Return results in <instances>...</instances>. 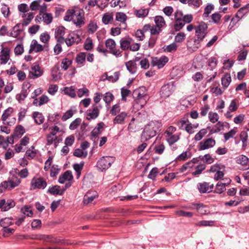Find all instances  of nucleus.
<instances>
[{"label":"nucleus","mask_w":249,"mask_h":249,"mask_svg":"<svg viewBox=\"0 0 249 249\" xmlns=\"http://www.w3.org/2000/svg\"><path fill=\"white\" fill-rule=\"evenodd\" d=\"M65 28L63 26L57 27L55 31V37L63 36L65 34Z\"/></svg>","instance_id":"49530a36"},{"label":"nucleus","mask_w":249,"mask_h":249,"mask_svg":"<svg viewBox=\"0 0 249 249\" xmlns=\"http://www.w3.org/2000/svg\"><path fill=\"white\" fill-rule=\"evenodd\" d=\"M32 239H36V238H32ZM40 240H43L46 242H50L53 243L62 244V242L60 239L53 238L49 235H40L38 238Z\"/></svg>","instance_id":"412c9836"},{"label":"nucleus","mask_w":249,"mask_h":249,"mask_svg":"<svg viewBox=\"0 0 249 249\" xmlns=\"http://www.w3.org/2000/svg\"><path fill=\"white\" fill-rule=\"evenodd\" d=\"M104 124L103 122L99 123L91 131V135L93 137H97L101 133V129L103 127Z\"/></svg>","instance_id":"c756f323"},{"label":"nucleus","mask_w":249,"mask_h":249,"mask_svg":"<svg viewBox=\"0 0 249 249\" xmlns=\"http://www.w3.org/2000/svg\"><path fill=\"white\" fill-rule=\"evenodd\" d=\"M226 190V187L222 183V182H218L215 187V192L217 194H221Z\"/></svg>","instance_id":"3c124183"},{"label":"nucleus","mask_w":249,"mask_h":249,"mask_svg":"<svg viewBox=\"0 0 249 249\" xmlns=\"http://www.w3.org/2000/svg\"><path fill=\"white\" fill-rule=\"evenodd\" d=\"M0 53V63L1 65L5 64L10 59V50L7 47H2Z\"/></svg>","instance_id":"2eb2a0df"},{"label":"nucleus","mask_w":249,"mask_h":249,"mask_svg":"<svg viewBox=\"0 0 249 249\" xmlns=\"http://www.w3.org/2000/svg\"><path fill=\"white\" fill-rule=\"evenodd\" d=\"M168 61V58L165 56H162L160 58L154 57L152 58L151 65L152 66H158L159 68L163 67Z\"/></svg>","instance_id":"4468645a"},{"label":"nucleus","mask_w":249,"mask_h":249,"mask_svg":"<svg viewBox=\"0 0 249 249\" xmlns=\"http://www.w3.org/2000/svg\"><path fill=\"white\" fill-rule=\"evenodd\" d=\"M194 206L198 213L201 214H207L209 213L208 207L203 203H193Z\"/></svg>","instance_id":"a211bd4d"},{"label":"nucleus","mask_w":249,"mask_h":249,"mask_svg":"<svg viewBox=\"0 0 249 249\" xmlns=\"http://www.w3.org/2000/svg\"><path fill=\"white\" fill-rule=\"evenodd\" d=\"M38 18L39 19H42V21L46 24H49L52 22L53 17L51 13H42L41 15L40 14L37 15L35 21L38 20Z\"/></svg>","instance_id":"f3484780"},{"label":"nucleus","mask_w":249,"mask_h":249,"mask_svg":"<svg viewBox=\"0 0 249 249\" xmlns=\"http://www.w3.org/2000/svg\"><path fill=\"white\" fill-rule=\"evenodd\" d=\"M92 107L91 111L87 113V119L88 120L96 119L99 116V110L102 107L100 105H93Z\"/></svg>","instance_id":"dca6fc26"},{"label":"nucleus","mask_w":249,"mask_h":249,"mask_svg":"<svg viewBox=\"0 0 249 249\" xmlns=\"http://www.w3.org/2000/svg\"><path fill=\"white\" fill-rule=\"evenodd\" d=\"M72 179L73 175L72 172L70 170H67L59 177L58 182L63 184L66 180L71 181Z\"/></svg>","instance_id":"6ab92c4d"},{"label":"nucleus","mask_w":249,"mask_h":249,"mask_svg":"<svg viewBox=\"0 0 249 249\" xmlns=\"http://www.w3.org/2000/svg\"><path fill=\"white\" fill-rule=\"evenodd\" d=\"M84 48L86 50H91L93 48L92 41L90 38L86 39L84 43Z\"/></svg>","instance_id":"69168bd1"},{"label":"nucleus","mask_w":249,"mask_h":249,"mask_svg":"<svg viewBox=\"0 0 249 249\" xmlns=\"http://www.w3.org/2000/svg\"><path fill=\"white\" fill-rule=\"evenodd\" d=\"M71 64V61L68 58H65L61 62V68L64 70H67Z\"/></svg>","instance_id":"6e6d98bb"},{"label":"nucleus","mask_w":249,"mask_h":249,"mask_svg":"<svg viewBox=\"0 0 249 249\" xmlns=\"http://www.w3.org/2000/svg\"><path fill=\"white\" fill-rule=\"evenodd\" d=\"M15 203L14 201L12 200H8L7 202L5 201L4 206L3 208V211H7L9 210L11 208H13L15 206Z\"/></svg>","instance_id":"bf43d9fd"},{"label":"nucleus","mask_w":249,"mask_h":249,"mask_svg":"<svg viewBox=\"0 0 249 249\" xmlns=\"http://www.w3.org/2000/svg\"><path fill=\"white\" fill-rule=\"evenodd\" d=\"M20 24L18 23L13 28V31L10 33V36L14 37H17L21 32L19 29Z\"/></svg>","instance_id":"2f4dec72"},{"label":"nucleus","mask_w":249,"mask_h":249,"mask_svg":"<svg viewBox=\"0 0 249 249\" xmlns=\"http://www.w3.org/2000/svg\"><path fill=\"white\" fill-rule=\"evenodd\" d=\"M184 24L185 23L182 19L175 20V24L174 25V29L176 31H179L183 28Z\"/></svg>","instance_id":"603ef678"},{"label":"nucleus","mask_w":249,"mask_h":249,"mask_svg":"<svg viewBox=\"0 0 249 249\" xmlns=\"http://www.w3.org/2000/svg\"><path fill=\"white\" fill-rule=\"evenodd\" d=\"M188 114H187L184 117L181 118L180 120H179L177 123V124L178 126V127L180 129H184V125L185 124L186 125L187 124L189 123V120L188 119Z\"/></svg>","instance_id":"7c9ffc66"},{"label":"nucleus","mask_w":249,"mask_h":249,"mask_svg":"<svg viewBox=\"0 0 249 249\" xmlns=\"http://www.w3.org/2000/svg\"><path fill=\"white\" fill-rule=\"evenodd\" d=\"M13 109L12 107H9L6 109L2 115V121L4 122L7 120L8 117L10 115V114L13 112Z\"/></svg>","instance_id":"09e8293b"},{"label":"nucleus","mask_w":249,"mask_h":249,"mask_svg":"<svg viewBox=\"0 0 249 249\" xmlns=\"http://www.w3.org/2000/svg\"><path fill=\"white\" fill-rule=\"evenodd\" d=\"M213 188V184H210V183L204 182L197 184V189L201 194L209 193L212 191Z\"/></svg>","instance_id":"ddd939ff"},{"label":"nucleus","mask_w":249,"mask_h":249,"mask_svg":"<svg viewBox=\"0 0 249 249\" xmlns=\"http://www.w3.org/2000/svg\"><path fill=\"white\" fill-rule=\"evenodd\" d=\"M156 26L161 28L165 25V21L162 16H157L155 17L154 19Z\"/></svg>","instance_id":"c85d7f7f"},{"label":"nucleus","mask_w":249,"mask_h":249,"mask_svg":"<svg viewBox=\"0 0 249 249\" xmlns=\"http://www.w3.org/2000/svg\"><path fill=\"white\" fill-rule=\"evenodd\" d=\"M31 184L33 189H44L47 185L46 181L41 178H33Z\"/></svg>","instance_id":"9d476101"},{"label":"nucleus","mask_w":249,"mask_h":249,"mask_svg":"<svg viewBox=\"0 0 249 249\" xmlns=\"http://www.w3.org/2000/svg\"><path fill=\"white\" fill-rule=\"evenodd\" d=\"M236 162L237 163L241 164L243 166H248L246 167V169L249 168V165L248 164L249 158L245 155H241L237 157L236 158Z\"/></svg>","instance_id":"aec40b11"},{"label":"nucleus","mask_w":249,"mask_h":249,"mask_svg":"<svg viewBox=\"0 0 249 249\" xmlns=\"http://www.w3.org/2000/svg\"><path fill=\"white\" fill-rule=\"evenodd\" d=\"M106 47L110 51L109 52L112 53L113 55L119 57L121 56V52L119 49H116L115 48L116 43L115 41L112 39H107L105 42Z\"/></svg>","instance_id":"6e6552de"},{"label":"nucleus","mask_w":249,"mask_h":249,"mask_svg":"<svg viewBox=\"0 0 249 249\" xmlns=\"http://www.w3.org/2000/svg\"><path fill=\"white\" fill-rule=\"evenodd\" d=\"M25 154L28 159H33L36 156V152L35 150V147L34 146H32L31 148H30L26 151Z\"/></svg>","instance_id":"37998d69"},{"label":"nucleus","mask_w":249,"mask_h":249,"mask_svg":"<svg viewBox=\"0 0 249 249\" xmlns=\"http://www.w3.org/2000/svg\"><path fill=\"white\" fill-rule=\"evenodd\" d=\"M75 138L74 136L71 135L67 137L65 140V144L68 146H71L74 142Z\"/></svg>","instance_id":"338daca9"},{"label":"nucleus","mask_w":249,"mask_h":249,"mask_svg":"<svg viewBox=\"0 0 249 249\" xmlns=\"http://www.w3.org/2000/svg\"><path fill=\"white\" fill-rule=\"evenodd\" d=\"M127 70L131 74L135 73L137 71V66L135 62L130 60L125 63Z\"/></svg>","instance_id":"4be33fe9"},{"label":"nucleus","mask_w":249,"mask_h":249,"mask_svg":"<svg viewBox=\"0 0 249 249\" xmlns=\"http://www.w3.org/2000/svg\"><path fill=\"white\" fill-rule=\"evenodd\" d=\"M43 73V71L38 65H33L29 71V77L31 79H36L41 76Z\"/></svg>","instance_id":"f8f14e48"},{"label":"nucleus","mask_w":249,"mask_h":249,"mask_svg":"<svg viewBox=\"0 0 249 249\" xmlns=\"http://www.w3.org/2000/svg\"><path fill=\"white\" fill-rule=\"evenodd\" d=\"M199 158L201 159V160L208 164L212 163L214 161L213 158L211 155L209 154L205 155L203 157H202V158L199 157Z\"/></svg>","instance_id":"5fc2aeb1"},{"label":"nucleus","mask_w":249,"mask_h":249,"mask_svg":"<svg viewBox=\"0 0 249 249\" xmlns=\"http://www.w3.org/2000/svg\"><path fill=\"white\" fill-rule=\"evenodd\" d=\"M97 24L93 21H90L88 26V31L89 33L93 34L97 30Z\"/></svg>","instance_id":"4c0bfd02"},{"label":"nucleus","mask_w":249,"mask_h":249,"mask_svg":"<svg viewBox=\"0 0 249 249\" xmlns=\"http://www.w3.org/2000/svg\"><path fill=\"white\" fill-rule=\"evenodd\" d=\"M126 116L127 114L125 112H122L115 117L113 119V123L118 124H123Z\"/></svg>","instance_id":"b1692460"},{"label":"nucleus","mask_w":249,"mask_h":249,"mask_svg":"<svg viewBox=\"0 0 249 249\" xmlns=\"http://www.w3.org/2000/svg\"><path fill=\"white\" fill-rule=\"evenodd\" d=\"M113 15L109 14H105L102 18V21L105 24H107L113 20Z\"/></svg>","instance_id":"4d7b16f0"},{"label":"nucleus","mask_w":249,"mask_h":249,"mask_svg":"<svg viewBox=\"0 0 249 249\" xmlns=\"http://www.w3.org/2000/svg\"><path fill=\"white\" fill-rule=\"evenodd\" d=\"M43 50H45L46 51H48V46L47 45L42 46V45L39 44L37 40L36 39H33L30 45V48L29 51V53H31L34 51L36 53H38L43 51Z\"/></svg>","instance_id":"1a4fd4ad"},{"label":"nucleus","mask_w":249,"mask_h":249,"mask_svg":"<svg viewBox=\"0 0 249 249\" xmlns=\"http://www.w3.org/2000/svg\"><path fill=\"white\" fill-rule=\"evenodd\" d=\"M114 98L113 95L110 92H107L104 97V101L107 104H109Z\"/></svg>","instance_id":"774afa93"},{"label":"nucleus","mask_w":249,"mask_h":249,"mask_svg":"<svg viewBox=\"0 0 249 249\" xmlns=\"http://www.w3.org/2000/svg\"><path fill=\"white\" fill-rule=\"evenodd\" d=\"M179 139L178 135H168L167 141L170 145H172L177 142Z\"/></svg>","instance_id":"ea45409f"},{"label":"nucleus","mask_w":249,"mask_h":249,"mask_svg":"<svg viewBox=\"0 0 249 249\" xmlns=\"http://www.w3.org/2000/svg\"><path fill=\"white\" fill-rule=\"evenodd\" d=\"M214 223V221L202 220V221H200L198 222L197 223H196V226H199V227H201V226H205V227L210 226V227H211V226H213Z\"/></svg>","instance_id":"79ce46f5"},{"label":"nucleus","mask_w":249,"mask_h":249,"mask_svg":"<svg viewBox=\"0 0 249 249\" xmlns=\"http://www.w3.org/2000/svg\"><path fill=\"white\" fill-rule=\"evenodd\" d=\"M237 132L236 129L235 128L231 129L229 132L224 133V139L225 141H227L230 138H232L236 134Z\"/></svg>","instance_id":"c03bdc74"},{"label":"nucleus","mask_w":249,"mask_h":249,"mask_svg":"<svg viewBox=\"0 0 249 249\" xmlns=\"http://www.w3.org/2000/svg\"><path fill=\"white\" fill-rule=\"evenodd\" d=\"M215 144V141L212 138H209L204 140L200 142L198 144L199 150H204L212 148Z\"/></svg>","instance_id":"9b49d317"},{"label":"nucleus","mask_w":249,"mask_h":249,"mask_svg":"<svg viewBox=\"0 0 249 249\" xmlns=\"http://www.w3.org/2000/svg\"><path fill=\"white\" fill-rule=\"evenodd\" d=\"M192 156L191 153L190 151H185L180 154L177 160L179 161H184L190 158Z\"/></svg>","instance_id":"473e14b6"},{"label":"nucleus","mask_w":249,"mask_h":249,"mask_svg":"<svg viewBox=\"0 0 249 249\" xmlns=\"http://www.w3.org/2000/svg\"><path fill=\"white\" fill-rule=\"evenodd\" d=\"M12 224V219L8 217H5L0 220V225L4 229L8 228Z\"/></svg>","instance_id":"f704fd0d"},{"label":"nucleus","mask_w":249,"mask_h":249,"mask_svg":"<svg viewBox=\"0 0 249 249\" xmlns=\"http://www.w3.org/2000/svg\"><path fill=\"white\" fill-rule=\"evenodd\" d=\"M73 155L78 158H84L87 156L88 153L87 151H83L82 149L77 148L74 150Z\"/></svg>","instance_id":"72a5a7b5"},{"label":"nucleus","mask_w":249,"mask_h":249,"mask_svg":"<svg viewBox=\"0 0 249 249\" xmlns=\"http://www.w3.org/2000/svg\"><path fill=\"white\" fill-rule=\"evenodd\" d=\"M97 196V193H95L94 195L92 196H89V193H88L84 196L83 199V202L84 204L87 205L89 203H91Z\"/></svg>","instance_id":"c9c22d12"},{"label":"nucleus","mask_w":249,"mask_h":249,"mask_svg":"<svg viewBox=\"0 0 249 249\" xmlns=\"http://www.w3.org/2000/svg\"><path fill=\"white\" fill-rule=\"evenodd\" d=\"M231 77L230 74H225L221 79L222 85L225 88H227L231 82Z\"/></svg>","instance_id":"cd10ccee"},{"label":"nucleus","mask_w":249,"mask_h":249,"mask_svg":"<svg viewBox=\"0 0 249 249\" xmlns=\"http://www.w3.org/2000/svg\"><path fill=\"white\" fill-rule=\"evenodd\" d=\"M175 89V86L173 82H170L162 86L160 90V95L162 98L165 99L172 94Z\"/></svg>","instance_id":"39448f33"},{"label":"nucleus","mask_w":249,"mask_h":249,"mask_svg":"<svg viewBox=\"0 0 249 249\" xmlns=\"http://www.w3.org/2000/svg\"><path fill=\"white\" fill-rule=\"evenodd\" d=\"M201 0H188L187 3L189 6L195 8H198L202 4Z\"/></svg>","instance_id":"e433bc0d"},{"label":"nucleus","mask_w":249,"mask_h":249,"mask_svg":"<svg viewBox=\"0 0 249 249\" xmlns=\"http://www.w3.org/2000/svg\"><path fill=\"white\" fill-rule=\"evenodd\" d=\"M127 18L126 15L123 13L119 12L116 14V20L121 22H124Z\"/></svg>","instance_id":"8fccbe9b"},{"label":"nucleus","mask_w":249,"mask_h":249,"mask_svg":"<svg viewBox=\"0 0 249 249\" xmlns=\"http://www.w3.org/2000/svg\"><path fill=\"white\" fill-rule=\"evenodd\" d=\"M42 0H36L33 1L30 4V8L33 11H36L39 9L40 2Z\"/></svg>","instance_id":"13d9d810"},{"label":"nucleus","mask_w":249,"mask_h":249,"mask_svg":"<svg viewBox=\"0 0 249 249\" xmlns=\"http://www.w3.org/2000/svg\"><path fill=\"white\" fill-rule=\"evenodd\" d=\"M64 20L72 21L77 27L80 28L85 24V12L82 9L74 6L66 11Z\"/></svg>","instance_id":"f257e3e1"},{"label":"nucleus","mask_w":249,"mask_h":249,"mask_svg":"<svg viewBox=\"0 0 249 249\" xmlns=\"http://www.w3.org/2000/svg\"><path fill=\"white\" fill-rule=\"evenodd\" d=\"M209 118L212 123H215L218 120L219 116L216 113L210 112L209 113Z\"/></svg>","instance_id":"0e129e2a"},{"label":"nucleus","mask_w":249,"mask_h":249,"mask_svg":"<svg viewBox=\"0 0 249 249\" xmlns=\"http://www.w3.org/2000/svg\"><path fill=\"white\" fill-rule=\"evenodd\" d=\"M120 76V72L118 71L115 72L113 75L107 76V79L111 82H115L117 81Z\"/></svg>","instance_id":"e2e57ef3"},{"label":"nucleus","mask_w":249,"mask_h":249,"mask_svg":"<svg viewBox=\"0 0 249 249\" xmlns=\"http://www.w3.org/2000/svg\"><path fill=\"white\" fill-rule=\"evenodd\" d=\"M160 126L158 122L151 121L144 127L141 136L142 141H147L156 135Z\"/></svg>","instance_id":"f03ea898"},{"label":"nucleus","mask_w":249,"mask_h":249,"mask_svg":"<svg viewBox=\"0 0 249 249\" xmlns=\"http://www.w3.org/2000/svg\"><path fill=\"white\" fill-rule=\"evenodd\" d=\"M208 28L207 24L204 22H201L196 28V35L197 39H195L194 41L195 44L198 45L206 36V30Z\"/></svg>","instance_id":"423d86ee"},{"label":"nucleus","mask_w":249,"mask_h":249,"mask_svg":"<svg viewBox=\"0 0 249 249\" xmlns=\"http://www.w3.org/2000/svg\"><path fill=\"white\" fill-rule=\"evenodd\" d=\"M34 17V15L33 13H29L27 18L23 20L22 25L23 26H27L30 23Z\"/></svg>","instance_id":"680f3d73"},{"label":"nucleus","mask_w":249,"mask_h":249,"mask_svg":"<svg viewBox=\"0 0 249 249\" xmlns=\"http://www.w3.org/2000/svg\"><path fill=\"white\" fill-rule=\"evenodd\" d=\"M131 42L130 38H124L120 40V47L123 50H126L129 48Z\"/></svg>","instance_id":"5701e85b"},{"label":"nucleus","mask_w":249,"mask_h":249,"mask_svg":"<svg viewBox=\"0 0 249 249\" xmlns=\"http://www.w3.org/2000/svg\"><path fill=\"white\" fill-rule=\"evenodd\" d=\"M206 166L203 164H200L197 165L196 168V171L193 172L192 175L196 176L201 174L202 172L205 169Z\"/></svg>","instance_id":"864d4df0"},{"label":"nucleus","mask_w":249,"mask_h":249,"mask_svg":"<svg viewBox=\"0 0 249 249\" xmlns=\"http://www.w3.org/2000/svg\"><path fill=\"white\" fill-rule=\"evenodd\" d=\"M113 157L104 156L97 163V167L101 171L107 169L114 161Z\"/></svg>","instance_id":"20e7f679"},{"label":"nucleus","mask_w":249,"mask_h":249,"mask_svg":"<svg viewBox=\"0 0 249 249\" xmlns=\"http://www.w3.org/2000/svg\"><path fill=\"white\" fill-rule=\"evenodd\" d=\"M81 119L80 118H76L73 121H72L70 126L69 128L71 130H74L75 129L81 124Z\"/></svg>","instance_id":"de8ad7c7"},{"label":"nucleus","mask_w":249,"mask_h":249,"mask_svg":"<svg viewBox=\"0 0 249 249\" xmlns=\"http://www.w3.org/2000/svg\"><path fill=\"white\" fill-rule=\"evenodd\" d=\"M214 9V6L213 4H210L205 7L204 9V12L203 15V17L207 18L209 15L211 13L212 10Z\"/></svg>","instance_id":"052dcab7"},{"label":"nucleus","mask_w":249,"mask_h":249,"mask_svg":"<svg viewBox=\"0 0 249 249\" xmlns=\"http://www.w3.org/2000/svg\"><path fill=\"white\" fill-rule=\"evenodd\" d=\"M207 130L206 129H201L197 133H196L195 136V140L196 141H199L201 140L203 137L207 134Z\"/></svg>","instance_id":"58836bf2"},{"label":"nucleus","mask_w":249,"mask_h":249,"mask_svg":"<svg viewBox=\"0 0 249 249\" xmlns=\"http://www.w3.org/2000/svg\"><path fill=\"white\" fill-rule=\"evenodd\" d=\"M149 13L148 9H141L136 10L134 11V15L139 18H143L146 17Z\"/></svg>","instance_id":"393cba45"},{"label":"nucleus","mask_w":249,"mask_h":249,"mask_svg":"<svg viewBox=\"0 0 249 249\" xmlns=\"http://www.w3.org/2000/svg\"><path fill=\"white\" fill-rule=\"evenodd\" d=\"M33 117L34 119L35 122L38 124H42L44 120V118L42 114L38 112H35L33 113Z\"/></svg>","instance_id":"bb28decb"},{"label":"nucleus","mask_w":249,"mask_h":249,"mask_svg":"<svg viewBox=\"0 0 249 249\" xmlns=\"http://www.w3.org/2000/svg\"><path fill=\"white\" fill-rule=\"evenodd\" d=\"M20 183V181L19 179H17L16 181L11 180L3 181L0 184V191L3 192L5 190H11L18 186Z\"/></svg>","instance_id":"0eeeda50"},{"label":"nucleus","mask_w":249,"mask_h":249,"mask_svg":"<svg viewBox=\"0 0 249 249\" xmlns=\"http://www.w3.org/2000/svg\"><path fill=\"white\" fill-rule=\"evenodd\" d=\"M25 133L24 127L22 125H18L16 127L14 131V136L18 137Z\"/></svg>","instance_id":"a19ab883"},{"label":"nucleus","mask_w":249,"mask_h":249,"mask_svg":"<svg viewBox=\"0 0 249 249\" xmlns=\"http://www.w3.org/2000/svg\"><path fill=\"white\" fill-rule=\"evenodd\" d=\"M86 54L85 53H80L77 54L75 58L76 62L78 65H83L86 61Z\"/></svg>","instance_id":"a878e982"},{"label":"nucleus","mask_w":249,"mask_h":249,"mask_svg":"<svg viewBox=\"0 0 249 249\" xmlns=\"http://www.w3.org/2000/svg\"><path fill=\"white\" fill-rule=\"evenodd\" d=\"M59 188V186L55 185L53 187L49 188L48 190V193L53 195H59V194H61V193H60Z\"/></svg>","instance_id":"a18cd8bd"},{"label":"nucleus","mask_w":249,"mask_h":249,"mask_svg":"<svg viewBox=\"0 0 249 249\" xmlns=\"http://www.w3.org/2000/svg\"><path fill=\"white\" fill-rule=\"evenodd\" d=\"M133 94L137 104H140L141 107H143L148 99L145 92V88L144 87H141L138 89H135L134 91Z\"/></svg>","instance_id":"7ed1b4c3"}]
</instances>
